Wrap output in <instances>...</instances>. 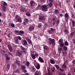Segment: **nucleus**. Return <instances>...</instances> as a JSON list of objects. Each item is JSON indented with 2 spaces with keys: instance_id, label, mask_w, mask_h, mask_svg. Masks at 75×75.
Segmentation results:
<instances>
[{
  "instance_id": "nucleus-20",
  "label": "nucleus",
  "mask_w": 75,
  "mask_h": 75,
  "mask_svg": "<svg viewBox=\"0 0 75 75\" xmlns=\"http://www.w3.org/2000/svg\"><path fill=\"white\" fill-rule=\"evenodd\" d=\"M74 34H75V32H73L70 33V35L71 37H73L74 35Z\"/></svg>"
},
{
  "instance_id": "nucleus-10",
  "label": "nucleus",
  "mask_w": 75,
  "mask_h": 75,
  "mask_svg": "<svg viewBox=\"0 0 75 75\" xmlns=\"http://www.w3.org/2000/svg\"><path fill=\"white\" fill-rule=\"evenodd\" d=\"M16 55H18L19 57H20L22 55V53L21 52V51L18 50L16 53Z\"/></svg>"
},
{
  "instance_id": "nucleus-64",
  "label": "nucleus",
  "mask_w": 75,
  "mask_h": 75,
  "mask_svg": "<svg viewBox=\"0 0 75 75\" xmlns=\"http://www.w3.org/2000/svg\"><path fill=\"white\" fill-rule=\"evenodd\" d=\"M5 56L6 57H8V54H5Z\"/></svg>"
},
{
  "instance_id": "nucleus-44",
  "label": "nucleus",
  "mask_w": 75,
  "mask_h": 75,
  "mask_svg": "<svg viewBox=\"0 0 75 75\" xmlns=\"http://www.w3.org/2000/svg\"><path fill=\"white\" fill-rule=\"evenodd\" d=\"M41 25H42V23H39L38 25V27H41Z\"/></svg>"
},
{
  "instance_id": "nucleus-29",
  "label": "nucleus",
  "mask_w": 75,
  "mask_h": 75,
  "mask_svg": "<svg viewBox=\"0 0 75 75\" xmlns=\"http://www.w3.org/2000/svg\"><path fill=\"white\" fill-rule=\"evenodd\" d=\"M26 14L27 16H28V17H30V13H29L27 12Z\"/></svg>"
},
{
  "instance_id": "nucleus-49",
  "label": "nucleus",
  "mask_w": 75,
  "mask_h": 75,
  "mask_svg": "<svg viewBox=\"0 0 75 75\" xmlns=\"http://www.w3.org/2000/svg\"><path fill=\"white\" fill-rule=\"evenodd\" d=\"M20 47L21 48L22 50H25V48H24V47H23L22 46H21Z\"/></svg>"
},
{
  "instance_id": "nucleus-51",
  "label": "nucleus",
  "mask_w": 75,
  "mask_h": 75,
  "mask_svg": "<svg viewBox=\"0 0 75 75\" xmlns=\"http://www.w3.org/2000/svg\"><path fill=\"white\" fill-rule=\"evenodd\" d=\"M59 70L61 72H64V69L60 68Z\"/></svg>"
},
{
  "instance_id": "nucleus-39",
  "label": "nucleus",
  "mask_w": 75,
  "mask_h": 75,
  "mask_svg": "<svg viewBox=\"0 0 75 75\" xmlns=\"http://www.w3.org/2000/svg\"><path fill=\"white\" fill-rule=\"evenodd\" d=\"M34 55L36 57H38V56L39 55V54H38L37 53H35Z\"/></svg>"
},
{
  "instance_id": "nucleus-31",
  "label": "nucleus",
  "mask_w": 75,
  "mask_h": 75,
  "mask_svg": "<svg viewBox=\"0 0 75 75\" xmlns=\"http://www.w3.org/2000/svg\"><path fill=\"white\" fill-rule=\"evenodd\" d=\"M67 67V66H66V65H65V63H64L63 65H62V68H66Z\"/></svg>"
},
{
  "instance_id": "nucleus-9",
  "label": "nucleus",
  "mask_w": 75,
  "mask_h": 75,
  "mask_svg": "<svg viewBox=\"0 0 75 75\" xmlns=\"http://www.w3.org/2000/svg\"><path fill=\"white\" fill-rule=\"evenodd\" d=\"M65 17V18L66 20H68L69 19V15H68V14L67 13H66L65 14V15L64 16Z\"/></svg>"
},
{
  "instance_id": "nucleus-60",
  "label": "nucleus",
  "mask_w": 75,
  "mask_h": 75,
  "mask_svg": "<svg viewBox=\"0 0 75 75\" xmlns=\"http://www.w3.org/2000/svg\"><path fill=\"white\" fill-rule=\"evenodd\" d=\"M16 43H18V39H16L15 40Z\"/></svg>"
},
{
  "instance_id": "nucleus-47",
  "label": "nucleus",
  "mask_w": 75,
  "mask_h": 75,
  "mask_svg": "<svg viewBox=\"0 0 75 75\" xmlns=\"http://www.w3.org/2000/svg\"><path fill=\"white\" fill-rule=\"evenodd\" d=\"M6 59L7 61H8V60H10V58L8 56V57H6Z\"/></svg>"
},
{
  "instance_id": "nucleus-15",
  "label": "nucleus",
  "mask_w": 75,
  "mask_h": 75,
  "mask_svg": "<svg viewBox=\"0 0 75 75\" xmlns=\"http://www.w3.org/2000/svg\"><path fill=\"white\" fill-rule=\"evenodd\" d=\"M2 7L3 8V10L4 12H5L6 10V7L4 5L2 6Z\"/></svg>"
},
{
  "instance_id": "nucleus-55",
  "label": "nucleus",
  "mask_w": 75,
  "mask_h": 75,
  "mask_svg": "<svg viewBox=\"0 0 75 75\" xmlns=\"http://www.w3.org/2000/svg\"><path fill=\"white\" fill-rule=\"evenodd\" d=\"M64 32L66 33H68V30H64Z\"/></svg>"
},
{
  "instance_id": "nucleus-58",
  "label": "nucleus",
  "mask_w": 75,
  "mask_h": 75,
  "mask_svg": "<svg viewBox=\"0 0 75 75\" xmlns=\"http://www.w3.org/2000/svg\"><path fill=\"white\" fill-rule=\"evenodd\" d=\"M41 5H38V7L39 8H41Z\"/></svg>"
},
{
  "instance_id": "nucleus-7",
  "label": "nucleus",
  "mask_w": 75,
  "mask_h": 75,
  "mask_svg": "<svg viewBox=\"0 0 75 75\" xmlns=\"http://www.w3.org/2000/svg\"><path fill=\"white\" fill-rule=\"evenodd\" d=\"M34 30V27L33 26H29L28 28V30L30 31H32Z\"/></svg>"
},
{
  "instance_id": "nucleus-63",
  "label": "nucleus",
  "mask_w": 75,
  "mask_h": 75,
  "mask_svg": "<svg viewBox=\"0 0 75 75\" xmlns=\"http://www.w3.org/2000/svg\"><path fill=\"white\" fill-rule=\"evenodd\" d=\"M52 20L54 21H55V18H53Z\"/></svg>"
},
{
  "instance_id": "nucleus-8",
  "label": "nucleus",
  "mask_w": 75,
  "mask_h": 75,
  "mask_svg": "<svg viewBox=\"0 0 75 75\" xmlns=\"http://www.w3.org/2000/svg\"><path fill=\"white\" fill-rule=\"evenodd\" d=\"M25 39L27 41L28 44H31L32 43V42L31 41V40L30 39V38H26Z\"/></svg>"
},
{
  "instance_id": "nucleus-59",
  "label": "nucleus",
  "mask_w": 75,
  "mask_h": 75,
  "mask_svg": "<svg viewBox=\"0 0 75 75\" xmlns=\"http://www.w3.org/2000/svg\"><path fill=\"white\" fill-rule=\"evenodd\" d=\"M7 36L8 38H10V34H8L7 35Z\"/></svg>"
},
{
  "instance_id": "nucleus-38",
  "label": "nucleus",
  "mask_w": 75,
  "mask_h": 75,
  "mask_svg": "<svg viewBox=\"0 0 75 75\" xmlns=\"http://www.w3.org/2000/svg\"><path fill=\"white\" fill-rule=\"evenodd\" d=\"M39 74V72H38V71H36V73L35 74V75H40V74Z\"/></svg>"
},
{
  "instance_id": "nucleus-32",
  "label": "nucleus",
  "mask_w": 75,
  "mask_h": 75,
  "mask_svg": "<svg viewBox=\"0 0 75 75\" xmlns=\"http://www.w3.org/2000/svg\"><path fill=\"white\" fill-rule=\"evenodd\" d=\"M72 25L73 27H74L75 26V22L74 21H72Z\"/></svg>"
},
{
  "instance_id": "nucleus-40",
  "label": "nucleus",
  "mask_w": 75,
  "mask_h": 75,
  "mask_svg": "<svg viewBox=\"0 0 75 75\" xmlns=\"http://www.w3.org/2000/svg\"><path fill=\"white\" fill-rule=\"evenodd\" d=\"M55 13H56V14H58V10H56L55 11Z\"/></svg>"
},
{
  "instance_id": "nucleus-56",
  "label": "nucleus",
  "mask_w": 75,
  "mask_h": 75,
  "mask_svg": "<svg viewBox=\"0 0 75 75\" xmlns=\"http://www.w3.org/2000/svg\"><path fill=\"white\" fill-rule=\"evenodd\" d=\"M72 41V42L74 43V44H75V39H73Z\"/></svg>"
},
{
  "instance_id": "nucleus-3",
  "label": "nucleus",
  "mask_w": 75,
  "mask_h": 75,
  "mask_svg": "<svg viewBox=\"0 0 75 75\" xmlns=\"http://www.w3.org/2000/svg\"><path fill=\"white\" fill-rule=\"evenodd\" d=\"M16 64H15V65L14 64H13V67L14 69H16V65L17 64L18 66H20V62L18 60H16Z\"/></svg>"
},
{
  "instance_id": "nucleus-6",
  "label": "nucleus",
  "mask_w": 75,
  "mask_h": 75,
  "mask_svg": "<svg viewBox=\"0 0 75 75\" xmlns=\"http://www.w3.org/2000/svg\"><path fill=\"white\" fill-rule=\"evenodd\" d=\"M38 60L39 62H41V63H44V60H43V59H42L40 57H39Z\"/></svg>"
},
{
  "instance_id": "nucleus-21",
  "label": "nucleus",
  "mask_w": 75,
  "mask_h": 75,
  "mask_svg": "<svg viewBox=\"0 0 75 75\" xmlns=\"http://www.w3.org/2000/svg\"><path fill=\"white\" fill-rule=\"evenodd\" d=\"M34 2V1H30V6L31 7H33V4Z\"/></svg>"
},
{
  "instance_id": "nucleus-2",
  "label": "nucleus",
  "mask_w": 75,
  "mask_h": 75,
  "mask_svg": "<svg viewBox=\"0 0 75 75\" xmlns=\"http://www.w3.org/2000/svg\"><path fill=\"white\" fill-rule=\"evenodd\" d=\"M48 41L49 42V44L51 45L52 44L53 45L55 44V39H52L50 38H48Z\"/></svg>"
},
{
  "instance_id": "nucleus-53",
  "label": "nucleus",
  "mask_w": 75,
  "mask_h": 75,
  "mask_svg": "<svg viewBox=\"0 0 75 75\" xmlns=\"http://www.w3.org/2000/svg\"><path fill=\"white\" fill-rule=\"evenodd\" d=\"M59 20H57L56 21V24H59Z\"/></svg>"
},
{
  "instance_id": "nucleus-37",
  "label": "nucleus",
  "mask_w": 75,
  "mask_h": 75,
  "mask_svg": "<svg viewBox=\"0 0 75 75\" xmlns=\"http://www.w3.org/2000/svg\"><path fill=\"white\" fill-rule=\"evenodd\" d=\"M52 71L53 72H55V67H54L52 69Z\"/></svg>"
},
{
  "instance_id": "nucleus-34",
  "label": "nucleus",
  "mask_w": 75,
  "mask_h": 75,
  "mask_svg": "<svg viewBox=\"0 0 75 75\" xmlns=\"http://www.w3.org/2000/svg\"><path fill=\"white\" fill-rule=\"evenodd\" d=\"M19 30H16L14 31L15 33H18V34H19Z\"/></svg>"
},
{
  "instance_id": "nucleus-35",
  "label": "nucleus",
  "mask_w": 75,
  "mask_h": 75,
  "mask_svg": "<svg viewBox=\"0 0 75 75\" xmlns=\"http://www.w3.org/2000/svg\"><path fill=\"white\" fill-rule=\"evenodd\" d=\"M7 67L8 69H9V68H10V64H7Z\"/></svg>"
},
{
  "instance_id": "nucleus-4",
  "label": "nucleus",
  "mask_w": 75,
  "mask_h": 75,
  "mask_svg": "<svg viewBox=\"0 0 75 75\" xmlns=\"http://www.w3.org/2000/svg\"><path fill=\"white\" fill-rule=\"evenodd\" d=\"M16 19L18 22H19V23H21V22H22L21 17H20L18 15H16Z\"/></svg>"
},
{
  "instance_id": "nucleus-26",
  "label": "nucleus",
  "mask_w": 75,
  "mask_h": 75,
  "mask_svg": "<svg viewBox=\"0 0 75 75\" xmlns=\"http://www.w3.org/2000/svg\"><path fill=\"white\" fill-rule=\"evenodd\" d=\"M64 46V44L62 43H60V47H63Z\"/></svg>"
},
{
  "instance_id": "nucleus-17",
  "label": "nucleus",
  "mask_w": 75,
  "mask_h": 75,
  "mask_svg": "<svg viewBox=\"0 0 75 75\" xmlns=\"http://www.w3.org/2000/svg\"><path fill=\"white\" fill-rule=\"evenodd\" d=\"M50 62L52 64H55V63L54 60L52 59L50 60Z\"/></svg>"
},
{
  "instance_id": "nucleus-36",
  "label": "nucleus",
  "mask_w": 75,
  "mask_h": 75,
  "mask_svg": "<svg viewBox=\"0 0 75 75\" xmlns=\"http://www.w3.org/2000/svg\"><path fill=\"white\" fill-rule=\"evenodd\" d=\"M65 45L67 46L68 45V43L67 41H65Z\"/></svg>"
},
{
  "instance_id": "nucleus-24",
  "label": "nucleus",
  "mask_w": 75,
  "mask_h": 75,
  "mask_svg": "<svg viewBox=\"0 0 75 75\" xmlns=\"http://www.w3.org/2000/svg\"><path fill=\"white\" fill-rule=\"evenodd\" d=\"M24 20L25 21L27 22V23H28V22H29V20H28V19L27 18H25L24 19Z\"/></svg>"
},
{
  "instance_id": "nucleus-12",
  "label": "nucleus",
  "mask_w": 75,
  "mask_h": 75,
  "mask_svg": "<svg viewBox=\"0 0 75 75\" xmlns=\"http://www.w3.org/2000/svg\"><path fill=\"white\" fill-rule=\"evenodd\" d=\"M23 45H27V42L26 40H24L23 41Z\"/></svg>"
},
{
  "instance_id": "nucleus-13",
  "label": "nucleus",
  "mask_w": 75,
  "mask_h": 75,
  "mask_svg": "<svg viewBox=\"0 0 75 75\" xmlns=\"http://www.w3.org/2000/svg\"><path fill=\"white\" fill-rule=\"evenodd\" d=\"M20 10L21 12H25V11H26L25 8H21Z\"/></svg>"
},
{
  "instance_id": "nucleus-33",
  "label": "nucleus",
  "mask_w": 75,
  "mask_h": 75,
  "mask_svg": "<svg viewBox=\"0 0 75 75\" xmlns=\"http://www.w3.org/2000/svg\"><path fill=\"white\" fill-rule=\"evenodd\" d=\"M49 6L50 7H52V3H50L49 4Z\"/></svg>"
},
{
  "instance_id": "nucleus-1",
  "label": "nucleus",
  "mask_w": 75,
  "mask_h": 75,
  "mask_svg": "<svg viewBox=\"0 0 75 75\" xmlns=\"http://www.w3.org/2000/svg\"><path fill=\"white\" fill-rule=\"evenodd\" d=\"M40 9L43 11H46L48 10L47 7V5L45 4L41 6L40 7Z\"/></svg>"
},
{
  "instance_id": "nucleus-52",
  "label": "nucleus",
  "mask_w": 75,
  "mask_h": 75,
  "mask_svg": "<svg viewBox=\"0 0 75 75\" xmlns=\"http://www.w3.org/2000/svg\"><path fill=\"white\" fill-rule=\"evenodd\" d=\"M48 32L49 33V34H51V33H52V31H51V30H48Z\"/></svg>"
},
{
  "instance_id": "nucleus-14",
  "label": "nucleus",
  "mask_w": 75,
  "mask_h": 75,
  "mask_svg": "<svg viewBox=\"0 0 75 75\" xmlns=\"http://www.w3.org/2000/svg\"><path fill=\"white\" fill-rule=\"evenodd\" d=\"M39 20H44V17L43 16H40L39 17Z\"/></svg>"
},
{
  "instance_id": "nucleus-16",
  "label": "nucleus",
  "mask_w": 75,
  "mask_h": 75,
  "mask_svg": "<svg viewBox=\"0 0 75 75\" xmlns=\"http://www.w3.org/2000/svg\"><path fill=\"white\" fill-rule=\"evenodd\" d=\"M24 32L22 30H20L19 33V34L20 35H21L22 34H24Z\"/></svg>"
},
{
  "instance_id": "nucleus-61",
  "label": "nucleus",
  "mask_w": 75,
  "mask_h": 75,
  "mask_svg": "<svg viewBox=\"0 0 75 75\" xmlns=\"http://www.w3.org/2000/svg\"><path fill=\"white\" fill-rule=\"evenodd\" d=\"M55 23H56V22H55L53 21V22L52 24H53V25H55Z\"/></svg>"
},
{
  "instance_id": "nucleus-45",
  "label": "nucleus",
  "mask_w": 75,
  "mask_h": 75,
  "mask_svg": "<svg viewBox=\"0 0 75 75\" xmlns=\"http://www.w3.org/2000/svg\"><path fill=\"white\" fill-rule=\"evenodd\" d=\"M27 23H28V22H25V21L23 22V24L24 25H26Z\"/></svg>"
},
{
  "instance_id": "nucleus-62",
  "label": "nucleus",
  "mask_w": 75,
  "mask_h": 75,
  "mask_svg": "<svg viewBox=\"0 0 75 75\" xmlns=\"http://www.w3.org/2000/svg\"><path fill=\"white\" fill-rule=\"evenodd\" d=\"M23 72L24 73H26V72H27V71L26 70H25L23 71Z\"/></svg>"
},
{
  "instance_id": "nucleus-23",
  "label": "nucleus",
  "mask_w": 75,
  "mask_h": 75,
  "mask_svg": "<svg viewBox=\"0 0 75 75\" xmlns=\"http://www.w3.org/2000/svg\"><path fill=\"white\" fill-rule=\"evenodd\" d=\"M43 48L44 50H47L48 48V47L47 46H45L43 47Z\"/></svg>"
},
{
  "instance_id": "nucleus-22",
  "label": "nucleus",
  "mask_w": 75,
  "mask_h": 75,
  "mask_svg": "<svg viewBox=\"0 0 75 75\" xmlns=\"http://www.w3.org/2000/svg\"><path fill=\"white\" fill-rule=\"evenodd\" d=\"M1 52L2 55H3V54H4V53H5V51H4V50H1Z\"/></svg>"
},
{
  "instance_id": "nucleus-5",
  "label": "nucleus",
  "mask_w": 75,
  "mask_h": 75,
  "mask_svg": "<svg viewBox=\"0 0 75 75\" xmlns=\"http://www.w3.org/2000/svg\"><path fill=\"white\" fill-rule=\"evenodd\" d=\"M34 65L37 69H39L40 68V65L38 63H36L34 64Z\"/></svg>"
},
{
  "instance_id": "nucleus-54",
  "label": "nucleus",
  "mask_w": 75,
  "mask_h": 75,
  "mask_svg": "<svg viewBox=\"0 0 75 75\" xmlns=\"http://www.w3.org/2000/svg\"><path fill=\"white\" fill-rule=\"evenodd\" d=\"M72 63H73V64L74 65L75 64V60H74L73 61H72Z\"/></svg>"
},
{
  "instance_id": "nucleus-50",
  "label": "nucleus",
  "mask_w": 75,
  "mask_h": 75,
  "mask_svg": "<svg viewBox=\"0 0 75 75\" xmlns=\"http://www.w3.org/2000/svg\"><path fill=\"white\" fill-rule=\"evenodd\" d=\"M18 38L19 40H21V38L19 36L18 37Z\"/></svg>"
},
{
  "instance_id": "nucleus-57",
  "label": "nucleus",
  "mask_w": 75,
  "mask_h": 75,
  "mask_svg": "<svg viewBox=\"0 0 75 75\" xmlns=\"http://www.w3.org/2000/svg\"><path fill=\"white\" fill-rule=\"evenodd\" d=\"M21 25V23H18V24H16V26H19V25Z\"/></svg>"
},
{
  "instance_id": "nucleus-18",
  "label": "nucleus",
  "mask_w": 75,
  "mask_h": 75,
  "mask_svg": "<svg viewBox=\"0 0 75 75\" xmlns=\"http://www.w3.org/2000/svg\"><path fill=\"white\" fill-rule=\"evenodd\" d=\"M21 68L22 70H24V69H25V66L22 65L21 66Z\"/></svg>"
},
{
  "instance_id": "nucleus-43",
  "label": "nucleus",
  "mask_w": 75,
  "mask_h": 75,
  "mask_svg": "<svg viewBox=\"0 0 75 75\" xmlns=\"http://www.w3.org/2000/svg\"><path fill=\"white\" fill-rule=\"evenodd\" d=\"M62 48L61 47H59L58 50L59 51H62Z\"/></svg>"
},
{
  "instance_id": "nucleus-27",
  "label": "nucleus",
  "mask_w": 75,
  "mask_h": 75,
  "mask_svg": "<svg viewBox=\"0 0 75 75\" xmlns=\"http://www.w3.org/2000/svg\"><path fill=\"white\" fill-rule=\"evenodd\" d=\"M55 67L56 68H57V69H59V66L58 65H55Z\"/></svg>"
},
{
  "instance_id": "nucleus-48",
  "label": "nucleus",
  "mask_w": 75,
  "mask_h": 75,
  "mask_svg": "<svg viewBox=\"0 0 75 75\" xmlns=\"http://www.w3.org/2000/svg\"><path fill=\"white\" fill-rule=\"evenodd\" d=\"M19 71H20V70L18 69H16V71H15V72L17 73L19 72Z\"/></svg>"
},
{
  "instance_id": "nucleus-25",
  "label": "nucleus",
  "mask_w": 75,
  "mask_h": 75,
  "mask_svg": "<svg viewBox=\"0 0 75 75\" xmlns=\"http://www.w3.org/2000/svg\"><path fill=\"white\" fill-rule=\"evenodd\" d=\"M63 48L64 51H67L68 50V48L66 46H64Z\"/></svg>"
},
{
  "instance_id": "nucleus-30",
  "label": "nucleus",
  "mask_w": 75,
  "mask_h": 75,
  "mask_svg": "<svg viewBox=\"0 0 75 75\" xmlns=\"http://www.w3.org/2000/svg\"><path fill=\"white\" fill-rule=\"evenodd\" d=\"M26 65L27 67H29V66L30 65V62H27L26 63Z\"/></svg>"
},
{
  "instance_id": "nucleus-11",
  "label": "nucleus",
  "mask_w": 75,
  "mask_h": 75,
  "mask_svg": "<svg viewBox=\"0 0 75 75\" xmlns=\"http://www.w3.org/2000/svg\"><path fill=\"white\" fill-rule=\"evenodd\" d=\"M8 48L10 52H12V50L13 49H12V47L11 46V45H8Z\"/></svg>"
},
{
  "instance_id": "nucleus-28",
  "label": "nucleus",
  "mask_w": 75,
  "mask_h": 75,
  "mask_svg": "<svg viewBox=\"0 0 75 75\" xmlns=\"http://www.w3.org/2000/svg\"><path fill=\"white\" fill-rule=\"evenodd\" d=\"M59 42L60 43V44L62 43V42H63V41H62V39H60L59 40Z\"/></svg>"
},
{
  "instance_id": "nucleus-19",
  "label": "nucleus",
  "mask_w": 75,
  "mask_h": 75,
  "mask_svg": "<svg viewBox=\"0 0 75 75\" xmlns=\"http://www.w3.org/2000/svg\"><path fill=\"white\" fill-rule=\"evenodd\" d=\"M32 58L33 59H35L36 58V57L35 56L34 54H32L31 55Z\"/></svg>"
},
{
  "instance_id": "nucleus-42",
  "label": "nucleus",
  "mask_w": 75,
  "mask_h": 75,
  "mask_svg": "<svg viewBox=\"0 0 75 75\" xmlns=\"http://www.w3.org/2000/svg\"><path fill=\"white\" fill-rule=\"evenodd\" d=\"M4 6H7V3H6V2H4Z\"/></svg>"
},
{
  "instance_id": "nucleus-46",
  "label": "nucleus",
  "mask_w": 75,
  "mask_h": 75,
  "mask_svg": "<svg viewBox=\"0 0 75 75\" xmlns=\"http://www.w3.org/2000/svg\"><path fill=\"white\" fill-rule=\"evenodd\" d=\"M32 70L33 72H35V69L34 67H32Z\"/></svg>"
},
{
  "instance_id": "nucleus-41",
  "label": "nucleus",
  "mask_w": 75,
  "mask_h": 75,
  "mask_svg": "<svg viewBox=\"0 0 75 75\" xmlns=\"http://www.w3.org/2000/svg\"><path fill=\"white\" fill-rule=\"evenodd\" d=\"M11 26L12 27H15V25H14V24L12 23L11 24Z\"/></svg>"
}]
</instances>
